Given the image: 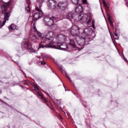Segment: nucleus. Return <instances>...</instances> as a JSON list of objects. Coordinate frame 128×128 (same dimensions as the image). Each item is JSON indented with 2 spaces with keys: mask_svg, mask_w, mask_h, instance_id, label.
I'll use <instances>...</instances> for the list:
<instances>
[{
  "mask_svg": "<svg viewBox=\"0 0 128 128\" xmlns=\"http://www.w3.org/2000/svg\"><path fill=\"white\" fill-rule=\"evenodd\" d=\"M102 12H104V10H102Z\"/></svg>",
  "mask_w": 128,
  "mask_h": 128,
  "instance_id": "58836bf2",
  "label": "nucleus"
},
{
  "mask_svg": "<svg viewBox=\"0 0 128 128\" xmlns=\"http://www.w3.org/2000/svg\"><path fill=\"white\" fill-rule=\"evenodd\" d=\"M44 0H38V2H42H42H43Z\"/></svg>",
  "mask_w": 128,
  "mask_h": 128,
  "instance_id": "f704fd0d",
  "label": "nucleus"
},
{
  "mask_svg": "<svg viewBox=\"0 0 128 128\" xmlns=\"http://www.w3.org/2000/svg\"><path fill=\"white\" fill-rule=\"evenodd\" d=\"M92 26H94V20L92 21Z\"/></svg>",
  "mask_w": 128,
  "mask_h": 128,
  "instance_id": "72a5a7b5",
  "label": "nucleus"
},
{
  "mask_svg": "<svg viewBox=\"0 0 128 128\" xmlns=\"http://www.w3.org/2000/svg\"><path fill=\"white\" fill-rule=\"evenodd\" d=\"M56 36V33L54 32H52V31H50L48 32L46 35V44H50L52 42H54L53 40H54V38ZM48 40H52L50 42H48Z\"/></svg>",
  "mask_w": 128,
  "mask_h": 128,
  "instance_id": "0eeeda50",
  "label": "nucleus"
},
{
  "mask_svg": "<svg viewBox=\"0 0 128 128\" xmlns=\"http://www.w3.org/2000/svg\"><path fill=\"white\" fill-rule=\"evenodd\" d=\"M124 60L126 61V62H128V60H126V58H124Z\"/></svg>",
  "mask_w": 128,
  "mask_h": 128,
  "instance_id": "c9c22d12",
  "label": "nucleus"
},
{
  "mask_svg": "<svg viewBox=\"0 0 128 128\" xmlns=\"http://www.w3.org/2000/svg\"><path fill=\"white\" fill-rule=\"evenodd\" d=\"M66 38H68V37L65 35L59 34L56 36V42H66Z\"/></svg>",
  "mask_w": 128,
  "mask_h": 128,
  "instance_id": "9b49d317",
  "label": "nucleus"
},
{
  "mask_svg": "<svg viewBox=\"0 0 128 128\" xmlns=\"http://www.w3.org/2000/svg\"><path fill=\"white\" fill-rule=\"evenodd\" d=\"M82 4H88L86 0H82Z\"/></svg>",
  "mask_w": 128,
  "mask_h": 128,
  "instance_id": "bb28decb",
  "label": "nucleus"
},
{
  "mask_svg": "<svg viewBox=\"0 0 128 128\" xmlns=\"http://www.w3.org/2000/svg\"><path fill=\"white\" fill-rule=\"evenodd\" d=\"M22 48H28L30 44L28 42V41L26 42H23V43H22Z\"/></svg>",
  "mask_w": 128,
  "mask_h": 128,
  "instance_id": "aec40b11",
  "label": "nucleus"
},
{
  "mask_svg": "<svg viewBox=\"0 0 128 128\" xmlns=\"http://www.w3.org/2000/svg\"><path fill=\"white\" fill-rule=\"evenodd\" d=\"M0 94H2V91L0 92Z\"/></svg>",
  "mask_w": 128,
  "mask_h": 128,
  "instance_id": "ea45409f",
  "label": "nucleus"
},
{
  "mask_svg": "<svg viewBox=\"0 0 128 128\" xmlns=\"http://www.w3.org/2000/svg\"><path fill=\"white\" fill-rule=\"evenodd\" d=\"M78 20H80V22H82V24L85 22L86 24H88L92 22V16H88L86 14H84L82 13L80 14L78 16Z\"/></svg>",
  "mask_w": 128,
  "mask_h": 128,
  "instance_id": "39448f33",
  "label": "nucleus"
},
{
  "mask_svg": "<svg viewBox=\"0 0 128 128\" xmlns=\"http://www.w3.org/2000/svg\"><path fill=\"white\" fill-rule=\"evenodd\" d=\"M102 2L104 6H108L106 5V2H104V0H102Z\"/></svg>",
  "mask_w": 128,
  "mask_h": 128,
  "instance_id": "a878e982",
  "label": "nucleus"
},
{
  "mask_svg": "<svg viewBox=\"0 0 128 128\" xmlns=\"http://www.w3.org/2000/svg\"><path fill=\"white\" fill-rule=\"evenodd\" d=\"M56 4L54 0H48V6L50 10H56Z\"/></svg>",
  "mask_w": 128,
  "mask_h": 128,
  "instance_id": "f8f14e48",
  "label": "nucleus"
},
{
  "mask_svg": "<svg viewBox=\"0 0 128 128\" xmlns=\"http://www.w3.org/2000/svg\"><path fill=\"white\" fill-rule=\"evenodd\" d=\"M75 40L78 46H81L80 48H79L80 50H82V48H84V44H88V42L90 40L87 36H84H84H82H82L79 35L76 38Z\"/></svg>",
  "mask_w": 128,
  "mask_h": 128,
  "instance_id": "f03ea898",
  "label": "nucleus"
},
{
  "mask_svg": "<svg viewBox=\"0 0 128 128\" xmlns=\"http://www.w3.org/2000/svg\"><path fill=\"white\" fill-rule=\"evenodd\" d=\"M84 8H82V6L80 5H78L76 8V12H82Z\"/></svg>",
  "mask_w": 128,
  "mask_h": 128,
  "instance_id": "dca6fc26",
  "label": "nucleus"
},
{
  "mask_svg": "<svg viewBox=\"0 0 128 128\" xmlns=\"http://www.w3.org/2000/svg\"><path fill=\"white\" fill-rule=\"evenodd\" d=\"M16 64H18V62H16Z\"/></svg>",
  "mask_w": 128,
  "mask_h": 128,
  "instance_id": "4c0bfd02",
  "label": "nucleus"
},
{
  "mask_svg": "<svg viewBox=\"0 0 128 128\" xmlns=\"http://www.w3.org/2000/svg\"><path fill=\"white\" fill-rule=\"evenodd\" d=\"M8 6H10V4H6L2 5L0 4V12L4 14V20H8V18L10 16V12H6Z\"/></svg>",
  "mask_w": 128,
  "mask_h": 128,
  "instance_id": "20e7f679",
  "label": "nucleus"
},
{
  "mask_svg": "<svg viewBox=\"0 0 128 128\" xmlns=\"http://www.w3.org/2000/svg\"><path fill=\"white\" fill-rule=\"evenodd\" d=\"M37 35H38V38H40L42 40H43V41H42L39 44L38 50H40V48H48L47 46L48 44H47L46 45H44V44H46V36H44V34L40 32H38L37 33Z\"/></svg>",
  "mask_w": 128,
  "mask_h": 128,
  "instance_id": "423d86ee",
  "label": "nucleus"
},
{
  "mask_svg": "<svg viewBox=\"0 0 128 128\" xmlns=\"http://www.w3.org/2000/svg\"><path fill=\"white\" fill-rule=\"evenodd\" d=\"M92 29L90 28H86L84 30V32L82 34V36H92Z\"/></svg>",
  "mask_w": 128,
  "mask_h": 128,
  "instance_id": "ddd939ff",
  "label": "nucleus"
},
{
  "mask_svg": "<svg viewBox=\"0 0 128 128\" xmlns=\"http://www.w3.org/2000/svg\"><path fill=\"white\" fill-rule=\"evenodd\" d=\"M107 16L111 26L114 27V22H112V19H110L112 18V16H110V14H107Z\"/></svg>",
  "mask_w": 128,
  "mask_h": 128,
  "instance_id": "a211bd4d",
  "label": "nucleus"
},
{
  "mask_svg": "<svg viewBox=\"0 0 128 128\" xmlns=\"http://www.w3.org/2000/svg\"><path fill=\"white\" fill-rule=\"evenodd\" d=\"M80 0H72V4H78V1Z\"/></svg>",
  "mask_w": 128,
  "mask_h": 128,
  "instance_id": "b1692460",
  "label": "nucleus"
},
{
  "mask_svg": "<svg viewBox=\"0 0 128 128\" xmlns=\"http://www.w3.org/2000/svg\"><path fill=\"white\" fill-rule=\"evenodd\" d=\"M42 2H37L36 5V10L37 12L34 14V18L36 20H40V18H42L44 14L42 13V11L40 10V8H42Z\"/></svg>",
  "mask_w": 128,
  "mask_h": 128,
  "instance_id": "7ed1b4c3",
  "label": "nucleus"
},
{
  "mask_svg": "<svg viewBox=\"0 0 128 128\" xmlns=\"http://www.w3.org/2000/svg\"><path fill=\"white\" fill-rule=\"evenodd\" d=\"M6 20H4L2 22V21L0 20V28H2V26H4V24H6Z\"/></svg>",
  "mask_w": 128,
  "mask_h": 128,
  "instance_id": "4be33fe9",
  "label": "nucleus"
},
{
  "mask_svg": "<svg viewBox=\"0 0 128 128\" xmlns=\"http://www.w3.org/2000/svg\"><path fill=\"white\" fill-rule=\"evenodd\" d=\"M37 94L40 95V96H42V94H40V92H37Z\"/></svg>",
  "mask_w": 128,
  "mask_h": 128,
  "instance_id": "7c9ffc66",
  "label": "nucleus"
},
{
  "mask_svg": "<svg viewBox=\"0 0 128 128\" xmlns=\"http://www.w3.org/2000/svg\"><path fill=\"white\" fill-rule=\"evenodd\" d=\"M66 18L70 20V22H72V20H76V16H74V13L70 12L66 16Z\"/></svg>",
  "mask_w": 128,
  "mask_h": 128,
  "instance_id": "4468645a",
  "label": "nucleus"
},
{
  "mask_svg": "<svg viewBox=\"0 0 128 128\" xmlns=\"http://www.w3.org/2000/svg\"><path fill=\"white\" fill-rule=\"evenodd\" d=\"M69 46H72V48H76V43L74 42V41L72 40H70Z\"/></svg>",
  "mask_w": 128,
  "mask_h": 128,
  "instance_id": "412c9836",
  "label": "nucleus"
},
{
  "mask_svg": "<svg viewBox=\"0 0 128 128\" xmlns=\"http://www.w3.org/2000/svg\"><path fill=\"white\" fill-rule=\"evenodd\" d=\"M44 101L45 102H48V100H46V98H44Z\"/></svg>",
  "mask_w": 128,
  "mask_h": 128,
  "instance_id": "2f4dec72",
  "label": "nucleus"
},
{
  "mask_svg": "<svg viewBox=\"0 0 128 128\" xmlns=\"http://www.w3.org/2000/svg\"><path fill=\"white\" fill-rule=\"evenodd\" d=\"M2 100L0 99V102H1Z\"/></svg>",
  "mask_w": 128,
  "mask_h": 128,
  "instance_id": "79ce46f5",
  "label": "nucleus"
},
{
  "mask_svg": "<svg viewBox=\"0 0 128 128\" xmlns=\"http://www.w3.org/2000/svg\"><path fill=\"white\" fill-rule=\"evenodd\" d=\"M34 88L36 92H38L40 90V88L36 86H34Z\"/></svg>",
  "mask_w": 128,
  "mask_h": 128,
  "instance_id": "393cba45",
  "label": "nucleus"
},
{
  "mask_svg": "<svg viewBox=\"0 0 128 128\" xmlns=\"http://www.w3.org/2000/svg\"><path fill=\"white\" fill-rule=\"evenodd\" d=\"M52 99L54 102H56V100H58L54 98H52Z\"/></svg>",
  "mask_w": 128,
  "mask_h": 128,
  "instance_id": "c756f323",
  "label": "nucleus"
},
{
  "mask_svg": "<svg viewBox=\"0 0 128 128\" xmlns=\"http://www.w3.org/2000/svg\"><path fill=\"white\" fill-rule=\"evenodd\" d=\"M34 32H36V24H34Z\"/></svg>",
  "mask_w": 128,
  "mask_h": 128,
  "instance_id": "cd10ccee",
  "label": "nucleus"
},
{
  "mask_svg": "<svg viewBox=\"0 0 128 128\" xmlns=\"http://www.w3.org/2000/svg\"><path fill=\"white\" fill-rule=\"evenodd\" d=\"M60 70H61V72L64 74L66 76V78H68V80H70V82H72V80L70 78V77H68V74H66V71H64V69H62L61 68H60Z\"/></svg>",
  "mask_w": 128,
  "mask_h": 128,
  "instance_id": "6ab92c4d",
  "label": "nucleus"
},
{
  "mask_svg": "<svg viewBox=\"0 0 128 128\" xmlns=\"http://www.w3.org/2000/svg\"><path fill=\"white\" fill-rule=\"evenodd\" d=\"M56 8L59 10L64 12V10L68 8V2H59Z\"/></svg>",
  "mask_w": 128,
  "mask_h": 128,
  "instance_id": "9d476101",
  "label": "nucleus"
},
{
  "mask_svg": "<svg viewBox=\"0 0 128 128\" xmlns=\"http://www.w3.org/2000/svg\"><path fill=\"white\" fill-rule=\"evenodd\" d=\"M41 64H42V66H44V64H46V62H41Z\"/></svg>",
  "mask_w": 128,
  "mask_h": 128,
  "instance_id": "c85d7f7f",
  "label": "nucleus"
},
{
  "mask_svg": "<svg viewBox=\"0 0 128 128\" xmlns=\"http://www.w3.org/2000/svg\"><path fill=\"white\" fill-rule=\"evenodd\" d=\"M29 50H30V52H33L34 54H36V50L32 48H29Z\"/></svg>",
  "mask_w": 128,
  "mask_h": 128,
  "instance_id": "5701e85b",
  "label": "nucleus"
},
{
  "mask_svg": "<svg viewBox=\"0 0 128 128\" xmlns=\"http://www.w3.org/2000/svg\"><path fill=\"white\" fill-rule=\"evenodd\" d=\"M26 4H27V6H26L25 10L28 14L30 13V0H26Z\"/></svg>",
  "mask_w": 128,
  "mask_h": 128,
  "instance_id": "2eb2a0df",
  "label": "nucleus"
},
{
  "mask_svg": "<svg viewBox=\"0 0 128 128\" xmlns=\"http://www.w3.org/2000/svg\"><path fill=\"white\" fill-rule=\"evenodd\" d=\"M47 48H56V50H66L68 46L64 42H52V41L48 44L46 46Z\"/></svg>",
  "mask_w": 128,
  "mask_h": 128,
  "instance_id": "f257e3e1",
  "label": "nucleus"
},
{
  "mask_svg": "<svg viewBox=\"0 0 128 128\" xmlns=\"http://www.w3.org/2000/svg\"><path fill=\"white\" fill-rule=\"evenodd\" d=\"M114 36H115L116 38H118V34H115Z\"/></svg>",
  "mask_w": 128,
  "mask_h": 128,
  "instance_id": "473e14b6",
  "label": "nucleus"
},
{
  "mask_svg": "<svg viewBox=\"0 0 128 128\" xmlns=\"http://www.w3.org/2000/svg\"><path fill=\"white\" fill-rule=\"evenodd\" d=\"M8 28L10 32H12V30H16V26L14 24H12L8 26Z\"/></svg>",
  "mask_w": 128,
  "mask_h": 128,
  "instance_id": "f3484780",
  "label": "nucleus"
},
{
  "mask_svg": "<svg viewBox=\"0 0 128 128\" xmlns=\"http://www.w3.org/2000/svg\"><path fill=\"white\" fill-rule=\"evenodd\" d=\"M104 16V14L103 13Z\"/></svg>",
  "mask_w": 128,
  "mask_h": 128,
  "instance_id": "a19ab883",
  "label": "nucleus"
},
{
  "mask_svg": "<svg viewBox=\"0 0 128 128\" xmlns=\"http://www.w3.org/2000/svg\"><path fill=\"white\" fill-rule=\"evenodd\" d=\"M43 22L47 26H52L54 25V20L50 17L46 16L44 18Z\"/></svg>",
  "mask_w": 128,
  "mask_h": 128,
  "instance_id": "1a4fd4ad",
  "label": "nucleus"
},
{
  "mask_svg": "<svg viewBox=\"0 0 128 128\" xmlns=\"http://www.w3.org/2000/svg\"><path fill=\"white\" fill-rule=\"evenodd\" d=\"M32 38H36V36H32Z\"/></svg>",
  "mask_w": 128,
  "mask_h": 128,
  "instance_id": "e433bc0d",
  "label": "nucleus"
},
{
  "mask_svg": "<svg viewBox=\"0 0 128 128\" xmlns=\"http://www.w3.org/2000/svg\"><path fill=\"white\" fill-rule=\"evenodd\" d=\"M71 34L74 36H80V28L76 26H73L70 29Z\"/></svg>",
  "mask_w": 128,
  "mask_h": 128,
  "instance_id": "6e6552de",
  "label": "nucleus"
}]
</instances>
